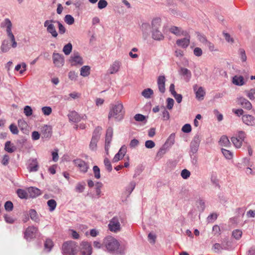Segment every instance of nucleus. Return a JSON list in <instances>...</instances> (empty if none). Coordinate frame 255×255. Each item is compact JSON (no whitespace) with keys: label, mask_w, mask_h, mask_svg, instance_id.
<instances>
[{"label":"nucleus","mask_w":255,"mask_h":255,"mask_svg":"<svg viewBox=\"0 0 255 255\" xmlns=\"http://www.w3.org/2000/svg\"><path fill=\"white\" fill-rule=\"evenodd\" d=\"M125 114L124 106L122 103L117 101L115 104L112 105L108 115V119L114 118L118 121L121 120Z\"/></svg>","instance_id":"nucleus-1"},{"label":"nucleus","mask_w":255,"mask_h":255,"mask_svg":"<svg viewBox=\"0 0 255 255\" xmlns=\"http://www.w3.org/2000/svg\"><path fill=\"white\" fill-rule=\"evenodd\" d=\"M103 245L109 252L118 253V250L119 248L120 243L114 237L108 236L105 238L103 241Z\"/></svg>","instance_id":"nucleus-2"},{"label":"nucleus","mask_w":255,"mask_h":255,"mask_svg":"<svg viewBox=\"0 0 255 255\" xmlns=\"http://www.w3.org/2000/svg\"><path fill=\"white\" fill-rule=\"evenodd\" d=\"M152 25V37L156 40L163 39L164 36L159 30L161 26V20L159 18H155L151 22Z\"/></svg>","instance_id":"nucleus-3"},{"label":"nucleus","mask_w":255,"mask_h":255,"mask_svg":"<svg viewBox=\"0 0 255 255\" xmlns=\"http://www.w3.org/2000/svg\"><path fill=\"white\" fill-rule=\"evenodd\" d=\"M77 243L72 241H67L63 243L62 247L63 255H75L78 251Z\"/></svg>","instance_id":"nucleus-4"},{"label":"nucleus","mask_w":255,"mask_h":255,"mask_svg":"<svg viewBox=\"0 0 255 255\" xmlns=\"http://www.w3.org/2000/svg\"><path fill=\"white\" fill-rule=\"evenodd\" d=\"M56 22L55 20L53 19L46 20L44 22V26L46 28V31L48 33L51 34V36L56 38L58 36V33L56 30L55 26L53 23Z\"/></svg>","instance_id":"nucleus-5"},{"label":"nucleus","mask_w":255,"mask_h":255,"mask_svg":"<svg viewBox=\"0 0 255 255\" xmlns=\"http://www.w3.org/2000/svg\"><path fill=\"white\" fill-rule=\"evenodd\" d=\"M120 217L116 216L113 217L110 221L108 227L110 231L114 233H117L121 231V227L120 223Z\"/></svg>","instance_id":"nucleus-6"},{"label":"nucleus","mask_w":255,"mask_h":255,"mask_svg":"<svg viewBox=\"0 0 255 255\" xmlns=\"http://www.w3.org/2000/svg\"><path fill=\"white\" fill-rule=\"evenodd\" d=\"M52 60L54 66L57 68H60L64 65L65 62L64 57L61 54L53 52Z\"/></svg>","instance_id":"nucleus-7"},{"label":"nucleus","mask_w":255,"mask_h":255,"mask_svg":"<svg viewBox=\"0 0 255 255\" xmlns=\"http://www.w3.org/2000/svg\"><path fill=\"white\" fill-rule=\"evenodd\" d=\"M201 139V136L199 134H196L191 141L190 143V151L192 154H195L198 151Z\"/></svg>","instance_id":"nucleus-8"},{"label":"nucleus","mask_w":255,"mask_h":255,"mask_svg":"<svg viewBox=\"0 0 255 255\" xmlns=\"http://www.w3.org/2000/svg\"><path fill=\"white\" fill-rule=\"evenodd\" d=\"M140 29L142 32V38L144 40H146L149 37L151 32H152V25L151 26L148 23H143Z\"/></svg>","instance_id":"nucleus-9"},{"label":"nucleus","mask_w":255,"mask_h":255,"mask_svg":"<svg viewBox=\"0 0 255 255\" xmlns=\"http://www.w3.org/2000/svg\"><path fill=\"white\" fill-rule=\"evenodd\" d=\"M37 228L34 226H29L26 228L24 233V238L27 241H30L35 237Z\"/></svg>","instance_id":"nucleus-10"},{"label":"nucleus","mask_w":255,"mask_h":255,"mask_svg":"<svg viewBox=\"0 0 255 255\" xmlns=\"http://www.w3.org/2000/svg\"><path fill=\"white\" fill-rule=\"evenodd\" d=\"M69 61L72 66L82 65L83 64V59L78 52H74L70 56Z\"/></svg>","instance_id":"nucleus-11"},{"label":"nucleus","mask_w":255,"mask_h":255,"mask_svg":"<svg viewBox=\"0 0 255 255\" xmlns=\"http://www.w3.org/2000/svg\"><path fill=\"white\" fill-rule=\"evenodd\" d=\"M81 253L83 255H91L92 248L91 244L87 242H83L81 244Z\"/></svg>","instance_id":"nucleus-12"},{"label":"nucleus","mask_w":255,"mask_h":255,"mask_svg":"<svg viewBox=\"0 0 255 255\" xmlns=\"http://www.w3.org/2000/svg\"><path fill=\"white\" fill-rule=\"evenodd\" d=\"M75 165L79 168L80 170L84 173L86 172L89 168L87 164L81 159H76L73 160Z\"/></svg>","instance_id":"nucleus-13"},{"label":"nucleus","mask_w":255,"mask_h":255,"mask_svg":"<svg viewBox=\"0 0 255 255\" xmlns=\"http://www.w3.org/2000/svg\"><path fill=\"white\" fill-rule=\"evenodd\" d=\"M238 104L243 107V108L250 110L252 108L251 103L246 99L243 97L237 98Z\"/></svg>","instance_id":"nucleus-14"},{"label":"nucleus","mask_w":255,"mask_h":255,"mask_svg":"<svg viewBox=\"0 0 255 255\" xmlns=\"http://www.w3.org/2000/svg\"><path fill=\"white\" fill-rule=\"evenodd\" d=\"M242 121L244 124L249 126H255V118L250 115H244Z\"/></svg>","instance_id":"nucleus-15"},{"label":"nucleus","mask_w":255,"mask_h":255,"mask_svg":"<svg viewBox=\"0 0 255 255\" xmlns=\"http://www.w3.org/2000/svg\"><path fill=\"white\" fill-rule=\"evenodd\" d=\"M122 62L121 61L118 60L114 61L109 69L110 74H114L117 73L119 71Z\"/></svg>","instance_id":"nucleus-16"},{"label":"nucleus","mask_w":255,"mask_h":255,"mask_svg":"<svg viewBox=\"0 0 255 255\" xmlns=\"http://www.w3.org/2000/svg\"><path fill=\"white\" fill-rule=\"evenodd\" d=\"M190 36H188L185 38L177 39L176 41V44L183 48H187L190 44Z\"/></svg>","instance_id":"nucleus-17"},{"label":"nucleus","mask_w":255,"mask_h":255,"mask_svg":"<svg viewBox=\"0 0 255 255\" xmlns=\"http://www.w3.org/2000/svg\"><path fill=\"white\" fill-rule=\"evenodd\" d=\"M165 77L164 76H159L157 79V85L159 91L161 93H164L165 91Z\"/></svg>","instance_id":"nucleus-18"},{"label":"nucleus","mask_w":255,"mask_h":255,"mask_svg":"<svg viewBox=\"0 0 255 255\" xmlns=\"http://www.w3.org/2000/svg\"><path fill=\"white\" fill-rule=\"evenodd\" d=\"M194 91H195L196 97L198 100H203L205 95V92L202 87L198 88L197 85L193 87Z\"/></svg>","instance_id":"nucleus-19"},{"label":"nucleus","mask_w":255,"mask_h":255,"mask_svg":"<svg viewBox=\"0 0 255 255\" xmlns=\"http://www.w3.org/2000/svg\"><path fill=\"white\" fill-rule=\"evenodd\" d=\"M52 134V129L50 127L44 126L41 128L42 138H49Z\"/></svg>","instance_id":"nucleus-20"},{"label":"nucleus","mask_w":255,"mask_h":255,"mask_svg":"<svg viewBox=\"0 0 255 255\" xmlns=\"http://www.w3.org/2000/svg\"><path fill=\"white\" fill-rule=\"evenodd\" d=\"M1 26H5L6 27V31L8 37L13 35L11 31L12 23L9 19H5L3 22L1 23Z\"/></svg>","instance_id":"nucleus-21"},{"label":"nucleus","mask_w":255,"mask_h":255,"mask_svg":"<svg viewBox=\"0 0 255 255\" xmlns=\"http://www.w3.org/2000/svg\"><path fill=\"white\" fill-rule=\"evenodd\" d=\"M68 117L70 121L78 123L79 122L81 118L78 114L75 111H72L68 115Z\"/></svg>","instance_id":"nucleus-22"},{"label":"nucleus","mask_w":255,"mask_h":255,"mask_svg":"<svg viewBox=\"0 0 255 255\" xmlns=\"http://www.w3.org/2000/svg\"><path fill=\"white\" fill-rule=\"evenodd\" d=\"M28 193L31 198H35L41 194V191L39 189L33 187L28 189Z\"/></svg>","instance_id":"nucleus-23"},{"label":"nucleus","mask_w":255,"mask_h":255,"mask_svg":"<svg viewBox=\"0 0 255 255\" xmlns=\"http://www.w3.org/2000/svg\"><path fill=\"white\" fill-rule=\"evenodd\" d=\"M232 83L237 86H241L245 84L244 78L242 76L235 75L233 77Z\"/></svg>","instance_id":"nucleus-24"},{"label":"nucleus","mask_w":255,"mask_h":255,"mask_svg":"<svg viewBox=\"0 0 255 255\" xmlns=\"http://www.w3.org/2000/svg\"><path fill=\"white\" fill-rule=\"evenodd\" d=\"M4 150L9 153H12L16 150V147L10 141H7L5 143Z\"/></svg>","instance_id":"nucleus-25"},{"label":"nucleus","mask_w":255,"mask_h":255,"mask_svg":"<svg viewBox=\"0 0 255 255\" xmlns=\"http://www.w3.org/2000/svg\"><path fill=\"white\" fill-rule=\"evenodd\" d=\"M29 170L30 172L36 171L38 169V162L36 159H33L29 164Z\"/></svg>","instance_id":"nucleus-26"},{"label":"nucleus","mask_w":255,"mask_h":255,"mask_svg":"<svg viewBox=\"0 0 255 255\" xmlns=\"http://www.w3.org/2000/svg\"><path fill=\"white\" fill-rule=\"evenodd\" d=\"M169 31L176 36H180L181 35H184V32L182 30L181 28L177 26H172L170 29Z\"/></svg>","instance_id":"nucleus-27"},{"label":"nucleus","mask_w":255,"mask_h":255,"mask_svg":"<svg viewBox=\"0 0 255 255\" xmlns=\"http://www.w3.org/2000/svg\"><path fill=\"white\" fill-rule=\"evenodd\" d=\"M167 148L168 147L163 145L157 152L155 156V159L159 160L160 158H161L166 152Z\"/></svg>","instance_id":"nucleus-28"},{"label":"nucleus","mask_w":255,"mask_h":255,"mask_svg":"<svg viewBox=\"0 0 255 255\" xmlns=\"http://www.w3.org/2000/svg\"><path fill=\"white\" fill-rule=\"evenodd\" d=\"M179 73L181 75L186 76L188 80H189L191 77V72L187 68L181 67L179 71Z\"/></svg>","instance_id":"nucleus-29"},{"label":"nucleus","mask_w":255,"mask_h":255,"mask_svg":"<svg viewBox=\"0 0 255 255\" xmlns=\"http://www.w3.org/2000/svg\"><path fill=\"white\" fill-rule=\"evenodd\" d=\"M175 136V135L174 133L171 134L164 145L168 148L171 146L174 143Z\"/></svg>","instance_id":"nucleus-30"},{"label":"nucleus","mask_w":255,"mask_h":255,"mask_svg":"<svg viewBox=\"0 0 255 255\" xmlns=\"http://www.w3.org/2000/svg\"><path fill=\"white\" fill-rule=\"evenodd\" d=\"M90 74V67L89 66H84L80 70V75L83 77H87Z\"/></svg>","instance_id":"nucleus-31"},{"label":"nucleus","mask_w":255,"mask_h":255,"mask_svg":"<svg viewBox=\"0 0 255 255\" xmlns=\"http://www.w3.org/2000/svg\"><path fill=\"white\" fill-rule=\"evenodd\" d=\"M219 143L221 146H224L225 147L229 146L231 144L228 138L225 135H223L221 137Z\"/></svg>","instance_id":"nucleus-32"},{"label":"nucleus","mask_w":255,"mask_h":255,"mask_svg":"<svg viewBox=\"0 0 255 255\" xmlns=\"http://www.w3.org/2000/svg\"><path fill=\"white\" fill-rule=\"evenodd\" d=\"M72 50V45L71 43H68L63 47V52L66 55H68L71 52Z\"/></svg>","instance_id":"nucleus-33"},{"label":"nucleus","mask_w":255,"mask_h":255,"mask_svg":"<svg viewBox=\"0 0 255 255\" xmlns=\"http://www.w3.org/2000/svg\"><path fill=\"white\" fill-rule=\"evenodd\" d=\"M99 139H97L94 137H92L89 147L92 150H96L97 149V144Z\"/></svg>","instance_id":"nucleus-34"},{"label":"nucleus","mask_w":255,"mask_h":255,"mask_svg":"<svg viewBox=\"0 0 255 255\" xmlns=\"http://www.w3.org/2000/svg\"><path fill=\"white\" fill-rule=\"evenodd\" d=\"M153 94V90L150 88L144 89L141 93L142 96L145 98H150L151 95Z\"/></svg>","instance_id":"nucleus-35"},{"label":"nucleus","mask_w":255,"mask_h":255,"mask_svg":"<svg viewBox=\"0 0 255 255\" xmlns=\"http://www.w3.org/2000/svg\"><path fill=\"white\" fill-rule=\"evenodd\" d=\"M231 141L237 148H240L242 145V141L237 137H232Z\"/></svg>","instance_id":"nucleus-36"},{"label":"nucleus","mask_w":255,"mask_h":255,"mask_svg":"<svg viewBox=\"0 0 255 255\" xmlns=\"http://www.w3.org/2000/svg\"><path fill=\"white\" fill-rule=\"evenodd\" d=\"M112 136H108L106 135L105 139V150L107 154H109V149L110 146V143L111 142Z\"/></svg>","instance_id":"nucleus-37"},{"label":"nucleus","mask_w":255,"mask_h":255,"mask_svg":"<svg viewBox=\"0 0 255 255\" xmlns=\"http://www.w3.org/2000/svg\"><path fill=\"white\" fill-rule=\"evenodd\" d=\"M102 130V128L100 127L96 128L93 132L92 136L100 139Z\"/></svg>","instance_id":"nucleus-38"},{"label":"nucleus","mask_w":255,"mask_h":255,"mask_svg":"<svg viewBox=\"0 0 255 255\" xmlns=\"http://www.w3.org/2000/svg\"><path fill=\"white\" fill-rule=\"evenodd\" d=\"M29 215L30 218L35 222H38L39 221L37 214L35 210L31 209L29 211Z\"/></svg>","instance_id":"nucleus-39"},{"label":"nucleus","mask_w":255,"mask_h":255,"mask_svg":"<svg viewBox=\"0 0 255 255\" xmlns=\"http://www.w3.org/2000/svg\"><path fill=\"white\" fill-rule=\"evenodd\" d=\"M47 205L49 207V210L50 211H53L55 210L57 203L54 199H50L47 201Z\"/></svg>","instance_id":"nucleus-40"},{"label":"nucleus","mask_w":255,"mask_h":255,"mask_svg":"<svg viewBox=\"0 0 255 255\" xmlns=\"http://www.w3.org/2000/svg\"><path fill=\"white\" fill-rule=\"evenodd\" d=\"M242 236V231L240 230H235L232 232V236L236 240H239Z\"/></svg>","instance_id":"nucleus-41"},{"label":"nucleus","mask_w":255,"mask_h":255,"mask_svg":"<svg viewBox=\"0 0 255 255\" xmlns=\"http://www.w3.org/2000/svg\"><path fill=\"white\" fill-rule=\"evenodd\" d=\"M222 152L224 156L228 159L232 158L233 156V153L229 150H227L224 148L222 149Z\"/></svg>","instance_id":"nucleus-42"},{"label":"nucleus","mask_w":255,"mask_h":255,"mask_svg":"<svg viewBox=\"0 0 255 255\" xmlns=\"http://www.w3.org/2000/svg\"><path fill=\"white\" fill-rule=\"evenodd\" d=\"M17 194L18 197L21 199L26 198L28 196V193L24 190L18 189L17 190Z\"/></svg>","instance_id":"nucleus-43"},{"label":"nucleus","mask_w":255,"mask_h":255,"mask_svg":"<svg viewBox=\"0 0 255 255\" xmlns=\"http://www.w3.org/2000/svg\"><path fill=\"white\" fill-rule=\"evenodd\" d=\"M197 207L199 211L203 212L205 209V202L203 200L199 199L197 201Z\"/></svg>","instance_id":"nucleus-44"},{"label":"nucleus","mask_w":255,"mask_h":255,"mask_svg":"<svg viewBox=\"0 0 255 255\" xmlns=\"http://www.w3.org/2000/svg\"><path fill=\"white\" fill-rule=\"evenodd\" d=\"M64 20L66 23L71 25L74 22V18L70 14H67L64 17Z\"/></svg>","instance_id":"nucleus-45"},{"label":"nucleus","mask_w":255,"mask_h":255,"mask_svg":"<svg viewBox=\"0 0 255 255\" xmlns=\"http://www.w3.org/2000/svg\"><path fill=\"white\" fill-rule=\"evenodd\" d=\"M167 102V106L166 108L167 109L170 110L173 108L174 104V101L173 99L170 98H168L166 99Z\"/></svg>","instance_id":"nucleus-46"},{"label":"nucleus","mask_w":255,"mask_h":255,"mask_svg":"<svg viewBox=\"0 0 255 255\" xmlns=\"http://www.w3.org/2000/svg\"><path fill=\"white\" fill-rule=\"evenodd\" d=\"M93 172L95 177L96 179H100L101 177L100 170L98 166L95 165L93 167Z\"/></svg>","instance_id":"nucleus-47"},{"label":"nucleus","mask_w":255,"mask_h":255,"mask_svg":"<svg viewBox=\"0 0 255 255\" xmlns=\"http://www.w3.org/2000/svg\"><path fill=\"white\" fill-rule=\"evenodd\" d=\"M10 49V47L7 43V42L6 41H3L2 45L1 46V50L2 52H7Z\"/></svg>","instance_id":"nucleus-48"},{"label":"nucleus","mask_w":255,"mask_h":255,"mask_svg":"<svg viewBox=\"0 0 255 255\" xmlns=\"http://www.w3.org/2000/svg\"><path fill=\"white\" fill-rule=\"evenodd\" d=\"M105 166L109 172L112 170V166L109 159L108 158H105L104 160Z\"/></svg>","instance_id":"nucleus-49"},{"label":"nucleus","mask_w":255,"mask_h":255,"mask_svg":"<svg viewBox=\"0 0 255 255\" xmlns=\"http://www.w3.org/2000/svg\"><path fill=\"white\" fill-rule=\"evenodd\" d=\"M239 54L241 56V59L243 62H245L247 60V56L245 50L244 49L240 48L239 50Z\"/></svg>","instance_id":"nucleus-50"},{"label":"nucleus","mask_w":255,"mask_h":255,"mask_svg":"<svg viewBox=\"0 0 255 255\" xmlns=\"http://www.w3.org/2000/svg\"><path fill=\"white\" fill-rule=\"evenodd\" d=\"M24 113L27 117H29L32 114V110L29 106H26L24 108Z\"/></svg>","instance_id":"nucleus-51"},{"label":"nucleus","mask_w":255,"mask_h":255,"mask_svg":"<svg viewBox=\"0 0 255 255\" xmlns=\"http://www.w3.org/2000/svg\"><path fill=\"white\" fill-rule=\"evenodd\" d=\"M108 2L106 0H100L98 3V7L101 9L106 7Z\"/></svg>","instance_id":"nucleus-52"},{"label":"nucleus","mask_w":255,"mask_h":255,"mask_svg":"<svg viewBox=\"0 0 255 255\" xmlns=\"http://www.w3.org/2000/svg\"><path fill=\"white\" fill-rule=\"evenodd\" d=\"M9 128L12 134H17L18 133L19 131L17 127L14 124H11L9 127Z\"/></svg>","instance_id":"nucleus-53"},{"label":"nucleus","mask_w":255,"mask_h":255,"mask_svg":"<svg viewBox=\"0 0 255 255\" xmlns=\"http://www.w3.org/2000/svg\"><path fill=\"white\" fill-rule=\"evenodd\" d=\"M41 110L43 114L46 116H49L52 113V109L50 107H43Z\"/></svg>","instance_id":"nucleus-54"},{"label":"nucleus","mask_w":255,"mask_h":255,"mask_svg":"<svg viewBox=\"0 0 255 255\" xmlns=\"http://www.w3.org/2000/svg\"><path fill=\"white\" fill-rule=\"evenodd\" d=\"M96 192L97 196H100L101 188L103 186V184L101 182H97L96 184Z\"/></svg>","instance_id":"nucleus-55"},{"label":"nucleus","mask_w":255,"mask_h":255,"mask_svg":"<svg viewBox=\"0 0 255 255\" xmlns=\"http://www.w3.org/2000/svg\"><path fill=\"white\" fill-rule=\"evenodd\" d=\"M5 209L7 211H11L12 210L13 206L11 201H6L4 204Z\"/></svg>","instance_id":"nucleus-56"},{"label":"nucleus","mask_w":255,"mask_h":255,"mask_svg":"<svg viewBox=\"0 0 255 255\" xmlns=\"http://www.w3.org/2000/svg\"><path fill=\"white\" fill-rule=\"evenodd\" d=\"M181 175L183 179H187L190 175V172L187 169H184L182 170Z\"/></svg>","instance_id":"nucleus-57"},{"label":"nucleus","mask_w":255,"mask_h":255,"mask_svg":"<svg viewBox=\"0 0 255 255\" xmlns=\"http://www.w3.org/2000/svg\"><path fill=\"white\" fill-rule=\"evenodd\" d=\"M56 23H57L58 25L59 32L60 34H63L65 31L66 29L65 27L63 25V24L58 21H56Z\"/></svg>","instance_id":"nucleus-58"},{"label":"nucleus","mask_w":255,"mask_h":255,"mask_svg":"<svg viewBox=\"0 0 255 255\" xmlns=\"http://www.w3.org/2000/svg\"><path fill=\"white\" fill-rule=\"evenodd\" d=\"M197 37L198 39L204 45H205L208 41L205 36L199 33H197Z\"/></svg>","instance_id":"nucleus-59"},{"label":"nucleus","mask_w":255,"mask_h":255,"mask_svg":"<svg viewBox=\"0 0 255 255\" xmlns=\"http://www.w3.org/2000/svg\"><path fill=\"white\" fill-rule=\"evenodd\" d=\"M18 126L20 129H23L26 127L27 124L24 120L20 119L18 121Z\"/></svg>","instance_id":"nucleus-60"},{"label":"nucleus","mask_w":255,"mask_h":255,"mask_svg":"<svg viewBox=\"0 0 255 255\" xmlns=\"http://www.w3.org/2000/svg\"><path fill=\"white\" fill-rule=\"evenodd\" d=\"M53 246V242L50 239H47L44 244L45 248L48 249L49 251L51 250Z\"/></svg>","instance_id":"nucleus-61"},{"label":"nucleus","mask_w":255,"mask_h":255,"mask_svg":"<svg viewBox=\"0 0 255 255\" xmlns=\"http://www.w3.org/2000/svg\"><path fill=\"white\" fill-rule=\"evenodd\" d=\"M139 144V141L136 139H132L129 144L130 148H133L136 147Z\"/></svg>","instance_id":"nucleus-62"},{"label":"nucleus","mask_w":255,"mask_h":255,"mask_svg":"<svg viewBox=\"0 0 255 255\" xmlns=\"http://www.w3.org/2000/svg\"><path fill=\"white\" fill-rule=\"evenodd\" d=\"M155 145V143L151 140H147L145 142V146L147 148H152Z\"/></svg>","instance_id":"nucleus-63"},{"label":"nucleus","mask_w":255,"mask_h":255,"mask_svg":"<svg viewBox=\"0 0 255 255\" xmlns=\"http://www.w3.org/2000/svg\"><path fill=\"white\" fill-rule=\"evenodd\" d=\"M169 13L173 16H180L181 13L176 8H170L169 9Z\"/></svg>","instance_id":"nucleus-64"}]
</instances>
